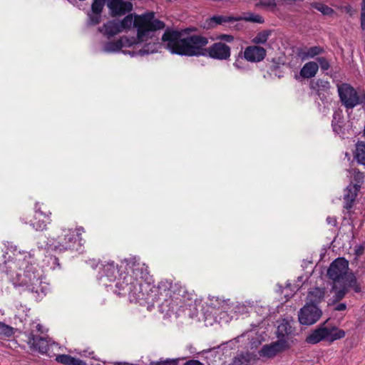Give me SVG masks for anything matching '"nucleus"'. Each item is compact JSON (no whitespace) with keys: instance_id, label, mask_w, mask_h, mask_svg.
<instances>
[{"instance_id":"obj_38","label":"nucleus","mask_w":365,"mask_h":365,"mask_svg":"<svg viewBox=\"0 0 365 365\" xmlns=\"http://www.w3.org/2000/svg\"><path fill=\"white\" fill-rule=\"evenodd\" d=\"M365 250V245H356L354 248V254L356 257H360L362 255H364Z\"/></svg>"},{"instance_id":"obj_23","label":"nucleus","mask_w":365,"mask_h":365,"mask_svg":"<svg viewBox=\"0 0 365 365\" xmlns=\"http://www.w3.org/2000/svg\"><path fill=\"white\" fill-rule=\"evenodd\" d=\"M104 272L108 280L114 281L117 279L119 270L118 266L115 264L114 262H112L104 266Z\"/></svg>"},{"instance_id":"obj_5","label":"nucleus","mask_w":365,"mask_h":365,"mask_svg":"<svg viewBox=\"0 0 365 365\" xmlns=\"http://www.w3.org/2000/svg\"><path fill=\"white\" fill-rule=\"evenodd\" d=\"M106 4L112 17L124 16L133 9V4L128 1L93 0L91 10L87 13L86 24L88 26H95L101 22L102 13Z\"/></svg>"},{"instance_id":"obj_12","label":"nucleus","mask_w":365,"mask_h":365,"mask_svg":"<svg viewBox=\"0 0 365 365\" xmlns=\"http://www.w3.org/2000/svg\"><path fill=\"white\" fill-rule=\"evenodd\" d=\"M346 335L343 329L336 327H328L324 324H321V341H325L329 344L344 338Z\"/></svg>"},{"instance_id":"obj_30","label":"nucleus","mask_w":365,"mask_h":365,"mask_svg":"<svg viewBox=\"0 0 365 365\" xmlns=\"http://www.w3.org/2000/svg\"><path fill=\"white\" fill-rule=\"evenodd\" d=\"M73 356L68 354H60L56 356V361L63 365H71Z\"/></svg>"},{"instance_id":"obj_31","label":"nucleus","mask_w":365,"mask_h":365,"mask_svg":"<svg viewBox=\"0 0 365 365\" xmlns=\"http://www.w3.org/2000/svg\"><path fill=\"white\" fill-rule=\"evenodd\" d=\"M25 277H28L29 279L22 280V283H24L26 286H32L36 284L38 281V278L36 277V275H31L29 272H26L25 273Z\"/></svg>"},{"instance_id":"obj_28","label":"nucleus","mask_w":365,"mask_h":365,"mask_svg":"<svg viewBox=\"0 0 365 365\" xmlns=\"http://www.w3.org/2000/svg\"><path fill=\"white\" fill-rule=\"evenodd\" d=\"M133 14H129L125 16L120 21H119V25L121 30L129 29L131 28L132 25H133Z\"/></svg>"},{"instance_id":"obj_7","label":"nucleus","mask_w":365,"mask_h":365,"mask_svg":"<svg viewBox=\"0 0 365 365\" xmlns=\"http://www.w3.org/2000/svg\"><path fill=\"white\" fill-rule=\"evenodd\" d=\"M133 26L137 28V38L141 41L148 32L163 29L165 24L163 21L155 19V13L150 11L142 15L135 14L134 16Z\"/></svg>"},{"instance_id":"obj_44","label":"nucleus","mask_w":365,"mask_h":365,"mask_svg":"<svg viewBox=\"0 0 365 365\" xmlns=\"http://www.w3.org/2000/svg\"><path fill=\"white\" fill-rule=\"evenodd\" d=\"M361 27L365 31V16H361Z\"/></svg>"},{"instance_id":"obj_47","label":"nucleus","mask_w":365,"mask_h":365,"mask_svg":"<svg viewBox=\"0 0 365 365\" xmlns=\"http://www.w3.org/2000/svg\"><path fill=\"white\" fill-rule=\"evenodd\" d=\"M269 6H275L274 0H270L269 2L267 4Z\"/></svg>"},{"instance_id":"obj_25","label":"nucleus","mask_w":365,"mask_h":365,"mask_svg":"<svg viewBox=\"0 0 365 365\" xmlns=\"http://www.w3.org/2000/svg\"><path fill=\"white\" fill-rule=\"evenodd\" d=\"M272 34L271 30H263L257 34L253 38L252 43L255 44H264Z\"/></svg>"},{"instance_id":"obj_34","label":"nucleus","mask_w":365,"mask_h":365,"mask_svg":"<svg viewBox=\"0 0 365 365\" xmlns=\"http://www.w3.org/2000/svg\"><path fill=\"white\" fill-rule=\"evenodd\" d=\"M232 365H250V359L244 356L235 358Z\"/></svg>"},{"instance_id":"obj_27","label":"nucleus","mask_w":365,"mask_h":365,"mask_svg":"<svg viewBox=\"0 0 365 365\" xmlns=\"http://www.w3.org/2000/svg\"><path fill=\"white\" fill-rule=\"evenodd\" d=\"M349 173L353 178V180L355 182V184L361 185V184L363 183L364 179V174L363 173L360 172L356 168H351L349 170Z\"/></svg>"},{"instance_id":"obj_36","label":"nucleus","mask_w":365,"mask_h":365,"mask_svg":"<svg viewBox=\"0 0 365 365\" xmlns=\"http://www.w3.org/2000/svg\"><path fill=\"white\" fill-rule=\"evenodd\" d=\"M247 19V21H250L251 22L258 24H262L264 22V18L259 14H252L250 16H249Z\"/></svg>"},{"instance_id":"obj_52","label":"nucleus","mask_w":365,"mask_h":365,"mask_svg":"<svg viewBox=\"0 0 365 365\" xmlns=\"http://www.w3.org/2000/svg\"><path fill=\"white\" fill-rule=\"evenodd\" d=\"M316 290H317V292H319V288H316Z\"/></svg>"},{"instance_id":"obj_2","label":"nucleus","mask_w":365,"mask_h":365,"mask_svg":"<svg viewBox=\"0 0 365 365\" xmlns=\"http://www.w3.org/2000/svg\"><path fill=\"white\" fill-rule=\"evenodd\" d=\"M125 272L119 274L115 287L119 295H128L131 302L143 301L154 302L156 294L153 292L161 290L165 287V283L160 282L158 288L148 282L146 279L148 275V267L142 262L139 258L130 257L125 260Z\"/></svg>"},{"instance_id":"obj_9","label":"nucleus","mask_w":365,"mask_h":365,"mask_svg":"<svg viewBox=\"0 0 365 365\" xmlns=\"http://www.w3.org/2000/svg\"><path fill=\"white\" fill-rule=\"evenodd\" d=\"M340 100L347 108H353L359 104L365 106V94L358 95L355 89L347 83L338 86Z\"/></svg>"},{"instance_id":"obj_26","label":"nucleus","mask_w":365,"mask_h":365,"mask_svg":"<svg viewBox=\"0 0 365 365\" xmlns=\"http://www.w3.org/2000/svg\"><path fill=\"white\" fill-rule=\"evenodd\" d=\"M14 334V328L0 322V337L9 338Z\"/></svg>"},{"instance_id":"obj_40","label":"nucleus","mask_w":365,"mask_h":365,"mask_svg":"<svg viewBox=\"0 0 365 365\" xmlns=\"http://www.w3.org/2000/svg\"><path fill=\"white\" fill-rule=\"evenodd\" d=\"M183 365H204L202 362L197 359H190L187 361Z\"/></svg>"},{"instance_id":"obj_17","label":"nucleus","mask_w":365,"mask_h":365,"mask_svg":"<svg viewBox=\"0 0 365 365\" xmlns=\"http://www.w3.org/2000/svg\"><path fill=\"white\" fill-rule=\"evenodd\" d=\"M238 20V18L231 16L215 15L206 20L205 27L208 29H214L218 25L225 26L226 24L233 23Z\"/></svg>"},{"instance_id":"obj_8","label":"nucleus","mask_w":365,"mask_h":365,"mask_svg":"<svg viewBox=\"0 0 365 365\" xmlns=\"http://www.w3.org/2000/svg\"><path fill=\"white\" fill-rule=\"evenodd\" d=\"M51 212L50 211L43 212L38 207V203H36L33 215L24 213L21 218L23 222L30 225L36 230L43 231L46 229L47 225L51 222Z\"/></svg>"},{"instance_id":"obj_4","label":"nucleus","mask_w":365,"mask_h":365,"mask_svg":"<svg viewBox=\"0 0 365 365\" xmlns=\"http://www.w3.org/2000/svg\"><path fill=\"white\" fill-rule=\"evenodd\" d=\"M83 232L85 230L83 227L75 230L63 229L61 235L49 237L46 240L43 234H39L36 237V244L39 249L51 250L58 253L80 252L86 242L82 237Z\"/></svg>"},{"instance_id":"obj_29","label":"nucleus","mask_w":365,"mask_h":365,"mask_svg":"<svg viewBox=\"0 0 365 365\" xmlns=\"http://www.w3.org/2000/svg\"><path fill=\"white\" fill-rule=\"evenodd\" d=\"M306 341L312 344H315L319 342V326L316 327L312 334L307 336Z\"/></svg>"},{"instance_id":"obj_11","label":"nucleus","mask_w":365,"mask_h":365,"mask_svg":"<svg viewBox=\"0 0 365 365\" xmlns=\"http://www.w3.org/2000/svg\"><path fill=\"white\" fill-rule=\"evenodd\" d=\"M290 347V344L284 339H280L269 344L264 345L259 351L260 356L272 358Z\"/></svg>"},{"instance_id":"obj_1","label":"nucleus","mask_w":365,"mask_h":365,"mask_svg":"<svg viewBox=\"0 0 365 365\" xmlns=\"http://www.w3.org/2000/svg\"><path fill=\"white\" fill-rule=\"evenodd\" d=\"M166 48L172 53L185 56H209L211 58L224 61L230 58L231 48L226 43L218 41L209 47L208 38L201 35H191L182 38L178 31L166 29L162 36Z\"/></svg>"},{"instance_id":"obj_43","label":"nucleus","mask_w":365,"mask_h":365,"mask_svg":"<svg viewBox=\"0 0 365 365\" xmlns=\"http://www.w3.org/2000/svg\"><path fill=\"white\" fill-rule=\"evenodd\" d=\"M327 221L328 224H329L332 226H335L336 225V220L334 217H327Z\"/></svg>"},{"instance_id":"obj_6","label":"nucleus","mask_w":365,"mask_h":365,"mask_svg":"<svg viewBox=\"0 0 365 365\" xmlns=\"http://www.w3.org/2000/svg\"><path fill=\"white\" fill-rule=\"evenodd\" d=\"M133 26L137 28V38L141 41L148 32L163 29L165 24L163 21L155 19V13L150 11L142 15L135 14L134 16Z\"/></svg>"},{"instance_id":"obj_10","label":"nucleus","mask_w":365,"mask_h":365,"mask_svg":"<svg viewBox=\"0 0 365 365\" xmlns=\"http://www.w3.org/2000/svg\"><path fill=\"white\" fill-rule=\"evenodd\" d=\"M299 322L303 325H312L319 319V309L314 302L304 306L298 314Z\"/></svg>"},{"instance_id":"obj_19","label":"nucleus","mask_w":365,"mask_h":365,"mask_svg":"<svg viewBox=\"0 0 365 365\" xmlns=\"http://www.w3.org/2000/svg\"><path fill=\"white\" fill-rule=\"evenodd\" d=\"M28 343L39 353L46 354L48 349V341L43 336L31 334Z\"/></svg>"},{"instance_id":"obj_15","label":"nucleus","mask_w":365,"mask_h":365,"mask_svg":"<svg viewBox=\"0 0 365 365\" xmlns=\"http://www.w3.org/2000/svg\"><path fill=\"white\" fill-rule=\"evenodd\" d=\"M331 125L333 127V130L342 138H344V136L349 133L348 129L346 128L343 112L341 110L339 109L334 111Z\"/></svg>"},{"instance_id":"obj_33","label":"nucleus","mask_w":365,"mask_h":365,"mask_svg":"<svg viewBox=\"0 0 365 365\" xmlns=\"http://www.w3.org/2000/svg\"><path fill=\"white\" fill-rule=\"evenodd\" d=\"M309 86H310V89L312 91L310 94L312 96V95L319 96V80L311 81Z\"/></svg>"},{"instance_id":"obj_20","label":"nucleus","mask_w":365,"mask_h":365,"mask_svg":"<svg viewBox=\"0 0 365 365\" xmlns=\"http://www.w3.org/2000/svg\"><path fill=\"white\" fill-rule=\"evenodd\" d=\"M319 69L318 64L310 61L304 65L300 70V76L304 78H310L315 76Z\"/></svg>"},{"instance_id":"obj_3","label":"nucleus","mask_w":365,"mask_h":365,"mask_svg":"<svg viewBox=\"0 0 365 365\" xmlns=\"http://www.w3.org/2000/svg\"><path fill=\"white\" fill-rule=\"evenodd\" d=\"M349 261L344 257H337L329 265L327 274L331 280V289L334 292L332 302L341 300L351 288L356 293L361 292V286L354 273L348 272Z\"/></svg>"},{"instance_id":"obj_37","label":"nucleus","mask_w":365,"mask_h":365,"mask_svg":"<svg viewBox=\"0 0 365 365\" xmlns=\"http://www.w3.org/2000/svg\"><path fill=\"white\" fill-rule=\"evenodd\" d=\"M234 38V36L230 34H220L216 37L217 40H220V41H223L228 43L232 42Z\"/></svg>"},{"instance_id":"obj_18","label":"nucleus","mask_w":365,"mask_h":365,"mask_svg":"<svg viewBox=\"0 0 365 365\" xmlns=\"http://www.w3.org/2000/svg\"><path fill=\"white\" fill-rule=\"evenodd\" d=\"M98 31L106 36L108 38L117 35L122 31L119 25V21L110 20L103 24L98 28Z\"/></svg>"},{"instance_id":"obj_35","label":"nucleus","mask_w":365,"mask_h":365,"mask_svg":"<svg viewBox=\"0 0 365 365\" xmlns=\"http://www.w3.org/2000/svg\"><path fill=\"white\" fill-rule=\"evenodd\" d=\"M321 14L327 16H332L335 12L331 7L321 4Z\"/></svg>"},{"instance_id":"obj_42","label":"nucleus","mask_w":365,"mask_h":365,"mask_svg":"<svg viewBox=\"0 0 365 365\" xmlns=\"http://www.w3.org/2000/svg\"><path fill=\"white\" fill-rule=\"evenodd\" d=\"M346 309V304L345 303H340L334 307L336 311H344Z\"/></svg>"},{"instance_id":"obj_24","label":"nucleus","mask_w":365,"mask_h":365,"mask_svg":"<svg viewBox=\"0 0 365 365\" xmlns=\"http://www.w3.org/2000/svg\"><path fill=\"white\" fill-rule=\"evenodd\" d=\"M123 47V43L122 39H118L115 41L106 42L103 46V51L105 52H117L121 50Z\"/></svg>"},{"instance_id":"obj_49","label":"nucleus","mask_w":365,"mask_h":365,"mask_svg":"<svg viewBox=\"0 0 365 365\" xmlns=\"http://www.w3.org/2000/svg\"><path fill=\"white\" fill-rule=\"evenodd\" d=\"M114 365H134V364H128V363H116Z\"/></svg>"},{"instance_id":"obj_14","label":"nucleus","mask_w":365,"mask_h":365,"mask_svg":"<svg viewBox=\"0 0 365 365\" xmlns=\"http://www.w3.org/2000/svg\"><path fill=\"white\" fill-rule=\"evenodd\" d=\"M296 335L295 329L287 322L284 320L277 329V336L279 339H284L290 344L294 343V337Z\"/></svg>"},{"instance_id":"obj_48","label":"nucleus","mask_w":365,"mask_h":365,"mask_svg":"<svg viewBox=\"0 0 365 365\" xmlns=\"http://www.w3.org/2000/svg\"><path fill=\"white\" fill-rule=\"evenodd\" d=\"M329 82L325 81V82H324V85H321V86H322V87H324V88H329Z\"/></svg>"},{"instance_id":"obj_39","label":"nucleus","mask_w":365,"mask_h":365,"mask_svg":"<svg viewBox=\"0 0 365 365\" xmlns=\"http://www.w3.org/2000/svg\"><path fill=\"white\" fill-rule=\"evenodd\" d=\"M330 67V64L329 61L324 58L321 57V69L323 71H327Z\"/></svg>"},{"instance_id":"obj_45","label":"nucleus","mask_w":365,"mask_h":365,"mask_svg":"<svg viewBox=\"0 0 365 365\" xmlns=\"http://www.w3.org/2000/svg\"><path fill=\"white\" fill-rule=\"evenodd\" d=\"M361 16H365V0L362 1Z\"/></svg>"},{"instance_id":"obj_50","label":"nucleus","mask_w":365,"mask_h":365,"mask_svg":"<svg viewBox=\"0 0 365 365\" xmlns=\"http://www.w3.org/2000/svg\"><path fill=\"white\" fill-rule=\"evenodd\" d=\"M140 52L141 53H148V50L145 48V46L142 49L140 50Z\"/></svg>"},{"instance_id":"obj_51","label":"nucleus","mask_w":365,"mask_h":365,"mask_svg":"<svg viewBox=\"0 0 365 365\" xmlns=\"http://www.w3.org/2000/svg\"><path fill=\"white\" fill-rule=\"evenodd\" d=\"M53 261H54V262H55V263H57V264H58V265L59 264H58V259L57 257H55L53 258Z\"/></svg>"},{"instance_id":"obj_41","label":"nucleus","mask_w":365,"mask_h":365,"mask_svg":"<svg viewBox=\"0 0 365 365\" xmlns=\"http://www.w3.org/2000/svg\"><path fill=\"white\" fill-rule=\"evenodd\" d=\"M71 365H86V363L83 360L73 357Z\"/></svg>"},{"instance_id":"obj_13","label":"nucleus","mask_w":365,"mask_h":365,"mask_svg":"<svg viewBox=\"0 0 365 365\" xmlns=\"http://www.w3.org/2000/svg\"><path fill=\"white\" fill-rule=\"evenodd\" d=\"M266 54V50L257 45L247 46L244 51L245 58L250 62H259L265 58Z\"/></svg>"},{"instance_id":"obj_22","label":"nucleus","mask_w":365,"mask_h":365,"mask_svg":"<svg viewBox=\"0 0 365 365\" xmlns=\"http://www.w3.org/2000/svg\"><path fill=\"white\" fill-rule=\"evenodd\" d=\"M354 158L358 163L365 165V142L356 143Z\"/></svg>"},{"instance_id":"obj_21","label":"nucleus","mask_w":365,"mask_h":365,"mask_svg":"<svg viewBox=\"0 0 365 365\" xmlns=\"http://www.w3.org/2000/svg\"><path fill=\"white\" fill-rule=\"evenodd\" d=\"M297 54L302 61H305L309 58H313L315 56L319 54V47L313 46L310 48H299L297 50Z\"/></svg>"},{"instance_id":"obj_46","label":"nucleus","mask_w":365,"mask_h":365,"mask_svg":"<svg viewBox=\"0 0 365 365\" xmlns=\"http://www.w3.org/2000/svg\"><path fill=\"white\" fill-rule=\"evenodd\" d=\"M312 6H313V8L319 11V3H314V4H313Z\"/></svg>"},{"instance_id":"obj_16","label":"nucleus","mask_w":365,"mask_h":365,"mask_svg":"<svg viewBox=\"0 0 365 365\" xmlns=\"http://www.w3.org/2000/svg\"><path fill=\"white\" fill-rule=\"evenodd\" d=\"M360 188L361 185L359 184H350L346 187L344 196V207L346 210H349L352 208Z\"/></svg>"},{"instance_id":"obj_32","label":"nucleus","mask_w":365,"mask_h":365,"mask_svg":"<svg viewBox=\"0 0 365 365\" xmlns=\"http://www.w3.org/2000/svg\"><path fill=\"white\" fill-rule=\"evenodd\" d=\"M150 365H178V359H167L163 361H151Z\"/></svg>"}]
</instances>
